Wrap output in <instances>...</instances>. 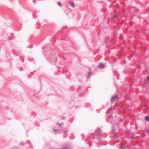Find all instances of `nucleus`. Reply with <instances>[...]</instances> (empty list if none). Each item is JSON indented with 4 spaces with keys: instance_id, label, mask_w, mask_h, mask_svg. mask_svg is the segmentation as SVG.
Here are the masks:
<instances>
[{
    "instance_id": "nucleus-10",
    "label": "nucleus",
    "mask_w": 149,
    "mask_h": 149,
    "mask_svg": "<svg viewBox=\"0 0 149 149\" xmlns=\"http://www.w3.org/2000/svg\"><path fill=\"white\" fill-rule=\"evenodd\" d=\"M119 149H126L124 145L120 146L119 148Z\"/></svg>"
},
{
    "instance_id": "nucleus-3",
    "label": "nucleus",
    "mask_w": 149,
    "mask_h": 149,
    "mask_svg": "<svg viewBox=\"0 0 149 149\" xmlns=\"http://www.w3.org/2000/svg\"><path fill=\"white\" fill-rule=\"evenodd\" d=\"M118 15V14L116 13L115 15H113L112 13H110V18L111 19H113L116 18Z\"/></svg>"
},
{
    "instance_id": "nucleus-12",
    "label": "nucleus",
    "mask_w": 149,
    "mask_h": 149,
    "mask_svg": "<svg viewBox=\"0 0 149 149\" xmlns=\"http://www.w3.org/2000/svg\"><path fill=\"white\" fill-rule=\"evenodd\" d=\"M57 124L59 126H61L62 125V124L60 123L59 122H58L57 123Z\"/></svg>"
},
{
    "instance_id": "nucleus-17",
    "label": "nucleus",
    "mask_w": 149,
    "mask_h": 149,
    "mask_svg": "<svg viewBox=\"0 0 149 149\" xmlns=\"http://www.w3.org/2000/svg\"><path fill=\"white\" fill-rule=\"evenodd\" d=\"M67 26H66L65 27H63V29H65L67 28Z\"/></svg>"
},
{
    "instance_id": "nucleus-11",
    "label": "nucleus",
    "mask_w": 149,
    "mask_h": 149,
    "mask_svg": "<svg viewBox=\"0 0 149 149\" xmlns=\"http://www.w3.org/2000/svg\"><path fill=\"white\" fill-rule=\"evenodd\" d=\"M58 5L61 7L62 6V4L60 2H58Z\"/></svg>"
},
{
    "instance_id": "nucleus-4",
    "label": "nucleus",
    "mask_w": 149,
    "mask_h": 149,
    "mask_svg": "<svg viewBox=\"0 0 149 149\" xmlns=\"http://www.w3.org/2000/svg\"><path fill=\"white\" fill-rule=\"evenodd\" d=\"M105 67V65L103 63H100L98 66V68H102Z\"/></svg>"
},
{
    "instance_id": "nucleus-5",
    "label": "nucleus",
    "mask_w": 149,
    "mask_h": 149,
    "mask_svg": "<svg viewBox=\"0 0 149 149\" xmlns=\"http://www.w3.org/2000/svg\"><path fill=\"white\" fill-rule=\"evenodd\" d=\"M118 95H116L114 96H112V97L111 99V102H114L115 100V99L116 98H118Z\"/></svg>"
},
{
    "instance_id": "nucleus-6",
    "label": "nucleus",
    "mask_w": 149,
    "mask_h": 149,
    "mask_svg": "<svg viewBox=\"0 0 149 149\" xmlns=\"http://www.w3.org/2000/svg\"><path fill=\"white\" fill-rule=\"evenodd\" d=\"M92 72H91V70H89V71L88 73V76L87 77V79H88L90 78V77L92 76Z\"/></svg>"
},
{
    "instance_id": "nucleus-16",
    "label": "nucleus",
    "mask_w": 149,
    "mask_h": 149,
    "mask_svg": "<svg viewBox=\"0 0 149 149\" xmlns=\"http://www.w3.org/2000/svg\"><path fill=\"white\" fill-rule=\"evenodd\" d=\"M61 118L62 119H65V117L64 116V117H61Z\"/></svg>"
},
{
    "instance_id": "nucleus-26",
    "label": "nucleus",
    "mask_w": 149,
    "mask_h": 149,
    "mask_svg": "<svg viewBox=\"0 0 149 149\" xmlns=\"http://www.w3.org/2000/svg\"><path fill=\"white\" fill-rule=\"evenodd\" d=\"M31 147H33V146L32 145H31Z\"/></svg>"
},
{
    "instance_id": "nucleus-23",
    "label": "nucleus",
    "mask_w": 149,
    "mask_h": 149,
    "mask_svg": "<svg viewBox=\"0 0 149 149\" xmlns=\"http://www.w3.org/2000/svg\"><path fill=\"white\" fill-rule=\"evenodd\" d=\"M67 131H68L67 130H66V131H65V133H66L67 132Z\"/></svg>"
},
{
    "instance_id": "nucleus-18",
    "label": "nucleus",
    "mask_w": 149,
    "mask_h": 149,
    "mask_svg": "<svg viewBox=\"0 0 149 149\" xmlns=\"http://www.w3.org/2000/svg\"><path fill=\"white\" fill-rule=\"evenodd\" d=\"M33 2L34 3L36 1V0H33Z\"/></svg>"
},
{
    "instance_id": "nucleus-19",
    "label": "nucleus",
    "mask_w": 149,
    "mask_h": 149,
    "mask_svg": "<svg viewBox=\"0 0 149 149\" xmlns=\"http://www.w3.org/2000/svg\"><path fill=\"white\" fill-rule=\"evenodd\" d=\"M64 124V123L63 122H62L61 123V124H62V125H63V124Z\"/></svg>"
},
{
    "instance_id": "nucleus-25",
    "label": "nucleus",
    "mask_w": 149,
    "mask_h": 149,
    "mask_svg": "<svg viewBox=\"0 0 149 149\" xmlns=\"http://www.w3.org/2000/svg\"><path fill=\"white\" fill-rule=\"evenodd\" d=\"M23 142H21V144H23Z\"/></svg>"
},
{
    "instance_id": "nucleus-9",
    "label": "nucleus",
    "mask_w": 149,
    "mask_h": 149,
    "mask_svg": "<svg viewBox=\"0 0 149 149\" xmlns=\"http://www.w3.org/2000/svg\"><path fill=\"white\" fill-rule=\"evenodd\" d=\"M70 6L74 8L75 7V5L73 1H71L70 3Z\"/></svg>"
},
{
    "instance_id": "nucleus-15",
    "label": "nucleus",
    "mask_w": 149,
    "mask_h": 149,
    "mask_svg": "<svg viewBox=\"0 0 149 149\" xmlns=\"http://www.w3.org/2000/svg\"><path fill=\"white\" fill-rule=\"evenodd\" d=\"M147 78L148 81H149V76H148L147 77Z\"/></svg>"
},
{
    "instance_id": "nucleus-22",
    "label": "nucleus",
    "mask_w": 149,
    "mask_h": 149,
    "mask_svg": "<svg viewBox=\"0 0 149 149\" xmlns=\"http://www.w3.org/2000/svg\"><path fill=\"white\" fill-rule=\"evenodd\" d=\"M132 135H134V133H132Z\"/></svg>"
},
{
    "instance_id": "nucleus-1",
    "label": "nucleus",
    "mask_w": 149,
    "mask_h": 149,
    "mask_svg": "<svg viewBox=\"0 0 149 149\" xmlns=\"http://www.w3.org/2000/svg\"><path fill=\"white\" fill-rule=\"evenodd\" d=\"M53 47L51 48L49 45H47L45 47V52L44 54L46 56L47 61L54 65L56 63L57 60L54 55V50L53 49Z\"/></svg>"
},
{
    "instance_id": "nucleus-14",
    "label": "nucleus",
    "mask_w": 149,
    "mask_h": 149,
    "mask_svg": "<svg viewBox=\"0 0 149 149\" xmlns=\"http://www.w3.org/2000/svg\"><path fill=\"white\" fill-rule=\"evenodd\" d=\"M112 129L113 131H115V128L114 127H112Z\"/></svg>"
},
{
    "instance_id": "nucleus-8",
    "label": "nucleus",
    "mask_w": 149,
    "mask_h": 149,
    "mask_svg": "<svg viewBox=\"0 0 149 149\" xmlns=\"http://www.w3.org/2000/svg\"><path fill=\"white\" fill-rule=\"evenodd\" d=\"M145 119L146 121L149 122V115L146 116L145 118Z\"/></svg>"
},
{
    "instance_id": "nucleus-21",
    "label": "nucleus",
    "mask_w": 149,
    "mask_h": 149,
    "mask_svg": "<svg viewBox=\"0 0 149 149\" xmlns=\"http://www.w3.org/2000/svg\"><path fill=\"white\" fill-rule=\"evenodd\" d=\"M89 145H90V147H91V143H90V144H89Z\"/></svg>"
},
{
    "instance_id": "nucleus-13",
    "label": "nucleus",
    "mask_w": 149,
    "mask_h": 149,
    "mask_svg": "<svg viewBox=\"0 0 149 149\" xmlns=\"http://www.w3.org/2000/svg\"><path fill=\"white\" fill-rule=\"evenodd\" d=\"M96 144L97 145H99L101 144V143L100 142H98L96 143Z\"/></svg>"
},
{
    "instance_id": "nucleus-7",
    "label": "nucleus",
    "mask_w": 149,
    "mask_h": 149,
    "mask_svg": "<svg viewBox=\"0 0 149 149\" xmlns=\"http://www.w3.org/2000/svg\"><path fill=\"white\" fill-rule=\"evenodd\" d=\"M53 130H54V131L55 132V133L56 134L57 133H60L61 131V130H60L58 129H54Z\"/></svg>"
},
{
    "instance_id": "nucleus-2",
    "label": "nucleus",
    "mask_w": 149,
    "mask_h": 149,
    "mask_svg": "<svg viewBox=\"0 0 149 149\" xmlns=\"http://www.w3.org/2000/svg\"><path fill=\"white\" fill-rule=\"evenodd\" d=\"M99 129V128H98L95 131V137H97L98 141H100L102 137L101 132Z\"/></svg>"
},
{
    "instance_id": "nucleus-24",
    "label": "nucleus",
    "mask_w": 149,
    "mask_h": 149,
    "mask_svg": "<svg viewBox=\"0 0 149 149\" xmlns=\"http://www.w3.org/2000/svg\"><path fill=\"white\" fill-rule=\"evenodd\" d=\"M58 68H61V67H58Z\"/></svg>"
},
{
    "instance_id": "nucleus-20",
    "label": "nucleus",
    "mask_w": 149,
    "mask_h": 149,
    "mask_svg": "<svg viewBox=\"0 0 149 149\" xmlns=\"http://www.w3.org/2000/svg\"><path fill=\"white\" fill-rule=\"evenodd\" d=\"M147 132L148 133H149V130H148Z\"/></svg>"
}]
</instances>
